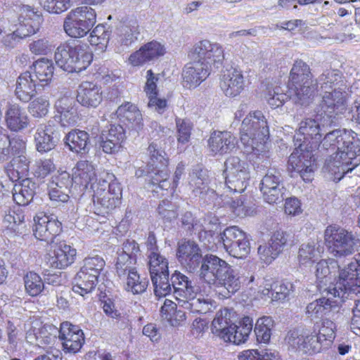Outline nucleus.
Here are the masks:
<instances>
[{"mask_svg": "<svg viewBox=\"0 0 360 360\" xmlns=\"http://www.w3.org/2000/svg\"><path fill=\"white\" fill-rule=\"evenodd\" d=\"M192 313L205 314L215 309V302L210 298L191 296L179 306Z\"/></svg>", "mask_w": 360, "mask_h": 360, "instance_id": "09e8293b", "label": "nucleus"}, {"mask_svg": "<svg viewBox=\"0 0 360 360\" xmlns=\"http://www.w3.org/2000/svg\"><path fill=\"white\" fill-rule=\"evenodd\" d=\"M151 281L154 287V293L157 297H165L172 292V285L169 278V272L153 276Z\"/></svg>", "mask_w": 360, "mask_h": 360, "instance_id": "680f3d73", "label": "nucleus"}, {"mask_svg": "<svg viewBox=\"0 0 360 360\" xmlns=\"http://www.w3.org/2000/svg\"><path fill=\"white\" fill-rule=\"evenodd\" d=\"M233 323L230 319V313L227 309L221 310L216 314L212 321L211 330L212 333L219 337L220 339L226 342V339H229L228 335L229 332L232 331L231 327Z\"/></svg>", "mask_w": 360, "mask_h": 360, "instance_id": "79ce46f5", "label": "nucleus"}, {"mask_svg": "<svg viewBox=\"0 0 360 360\" xmlns=\"http://www.w3.org/2000/svg\"><path fill=\"white\" fill-rule=\"evenodd\" d=\"M56 118L63 127L75 124L79 118L77 100L70 96L64 95L55 103Z\"/></svg>", "mask_w": 360, "mask_h": 360, "instance_id": "5701e85b", "label": "nucleus"}, {"mask_svg": "<svg viewBox=\"0 0 360 360\" xmlns=\"http://www.w3.org/2000/svg\"><path fill=\"white\" fill-rule=\"evenodd\" d=\"M192 62L186 64L183 70L184 86L195 88L210 75L211 68H219L224 60L223 46L207 39L197 41L188 52Z\"/></svg>", "mask_w": 360, "mask_h": 360, "instance_id": "f03ea898", "label": "nucleus"}, {"mask_svg": "<svg viewBox=\"0 0 360 360\" xmlns=\"http://www.w3.org/2000/svg\"><path fill=\"white\" fill-rule=\"evenodd\" d=\"M176 255L179 262L191 272L199 267L203 259L198 245L190 240L179 244Z\"/></svg>", "mask_w": 360, "mask_h": 360, "instance_id": "b1692460", "label": "nucleus"}, {"mask_svg": "<svg viewBox=\"0 0 360 360\" xmlns=\"http://www.w3.org/2000/svg\"><path fill=\"white\" fill-rule=\"evenodd\" d=\"M164 45L156 41L147 43L140 49L132 53L129 61L133 66H139L143 63L155 60L165 53Z\"/></svg>", "mask_w": 360, "mask_h": 360, "instance_id": "2f4dec72", "label": "nucleus"}, {"mask_svg": "<svg viewBox=\"0 0 360 360\" xmlns=\"http://www.w3.org/2000/svg\"><path fill=\"white\" fill-rule=\"evenodd\" d=\"M34 78L41 83V86L47 84L52 79L54 71L53 61L42 58L33 64Z\"/></svg>", "mask_w": 360, "mask_h": 360, "instance_id": "8fccbe9b", "label": "nucleus"}, {"mask_svg": "<svg viewBox=\"0 0 360 360\" xmlns=\"http://www.w3.org/2000/svg\"><path fill=\"white\" fill-rule=\"evenodd\" d=\"M147 153L149 157L147 167H151L160 165H169V159L166 157V153L160 146L155 141L151 142L147 149Z\"/></svg>", "mask_w": 360, "mask_h": 360, "instance_id": "13d9d810", "label": "nucleus"}, {"mask_svg": "<svg viewBox=\"0 0 360 360\" xmlns=\"http://www.w3.org/2000/svg\"><path fill=\"white\" fill-rule=\"evenodd\" d=\"M253 320L249 316H245L239 322V325L233 324L232 331L229 332L226 342H233L235 345L244 343L248 338L252 330Z\"/></svg>", "mask_w": 360, "mask_h": 360, "instance_id": "c03bdc74", "label": "nucleus"}, {"mask_svg": "<svg viewBox=\"0 0 360 360\" xmlns=\"http://www.w3.org/2000/svg\"><path fill=\"white\" fill-rule=\"evenodd\" d=\"M5 120L8 128L13 131H21L29 124V118L25 110L18 104L8 106Z\"/></svg>", "mask_w": 360, "mask_h": 360, "instance_id": "58836bf2", "label": "nucleus"}, {"mask_svg": "<svg viewBox=\"0 0 360 360\" xmlns=\"http://www.w3.org/2000/svg\"><path fill=\"white\" fill-rule=\"evenodd\" d=\"M238 140L229 131H214L209 140L208 146L213 155H224L231 153L236 148Z\"/></svg>", "mask_w": 360, "mask_h": 360, "instance_id": "c85d7f7f", "label": "nucleus"}, {"mask_svg": "<svg viewBox=\"0 0 360 360\" xmlns=\"http://www.w3.org/2000/svg\"><path fill=\"white\" fill-rule=\"evenodd\" d=\"M116 114L120 122L129 128L135 131L143 129V116L136 105L125 102L118 107Z\"/></svg>", "mask_w": 360, "mask_h": 360, "instance_id": "c9c22d12", "label": "nucleus"}, {"mask_svg": "<svg viewBox=\"0 0 360 360\" xmlns=\"http://www.w3.org/2000/svg\"><path fill=\"white\" fill-rule=\"evenodd\" d=\"M339 269L338 262L333 259H322L316 265L315 275L320 283L326 284Z\"/></svg>", "mask_w": 360, "mask_h": 360, "instance_id": "603ef678", "label": "nucleus"}, {"mask_svg": "<svg viewBox=\"0 0 360 360\" xmlns=\"http://www.w3.org/2000/svg\"><path fill=\"white\" fill-rule=\"evenodd\" d=\"M63 141L65 146L77 154H86L90 149L89 134L83 130L72 129L65 135Z\"/></svg>", "mask_w": 360, "mask_h": 360, "instance_id": "e433bc0d", "label": "nucleus"}, {"mask_svg": "<svg viewBox=\"0 0 360 360\" xmlns=\"http://www.w3.org/2000/svg\"><path fill=\"white\" fill-rule=\"evenodd\" d=\"M158 79V75H155L152 70H148L146 72V82L144 91L149 100L148 106L150 108H154L155 110L162 114L167 107V101L157 97V82Z\"/></svg>", "mask_w": 360, "mask_h": 360, "instance_id": "4c0bfd02", "label": "nucleus"}, {"mask_svg": "<svg viewBox=\"0 0 360 360\" xmlns=\"http://www.w3.org/2000/svg\"><path fill=\"white\" fill-rule=\"evenodd\" d=\"M318 325L307 328L300 326L288 331L285 336L286 343L299 352L304 354L320 352L322 347L316 337Z\"/></svg>", "mask_w": 360, "mask_h": 360, "instance_id": "9b49d317", "label": "nucleus"}, {"mask_svg": "<svg viewBox=\"0 0 360 360\" xmlns=\"http://www.w3.org/2000/svg\"><path fill=\"white\" fill-rule=\"evenodd\" d=\"M352 131L346 129H335L329 132H325V136L321 138L320 146L325 149H337L340 151L341 155H354L360 151V145L355 139Z\"/></svg>", "mask_w": 360, "mask_h": 360, "instance_id": "f8f14e48", "label": "nucleus"}, {"mask_svg": "<svg viewBox=\"0 0 360 360\" xmlns=\"http://www.w3.org/2000/svg\"><path fill=\"white\" fill-rule=\"evenodd\" d=\"M290 98L294 103L308 106L314 100L316 84H314L309 66L302 60H297L290 74L288 84Z\"/></svg>", "mask_w": 360, "mask_h": 360, "instance_id": "20e7f679", "label": "nucleus"}, {"mask_svg": "<svg viewBox=\"0 0 360 360\" xmlns=\"http://www.w3.org/2000/svg\"><path fill=\"white\" fill-rule=\"evenodd\" d=\"M269 130L267 122L261 111H255L243 120L240 127V143L243 153L260 155L265 152Z\"/></svg>", "mask_w": 360, "mask_h": 360, "instance_id": "7ed1b4c3", "label": "nucleus"}, {"mask_svg": "<svg viewBox=\"0 0 360 360\" xmlns=\"http://www.w3.org/2000/svg\"><path fill=\"white\" fill-rule=\"evenodd\" d=\"M173 295L180 306L183 302H186L191 296H197L199 292V287L189 279L188 276L179 271H175L170 277Z\"/></svg>", "mask_w": 360, "mask_h": 360, "instance_id": "4be33fe9", "label": "nucleus"}, {"mask_svg": "<svg viewBox=\"0 0 360 360\" xmlns=\"http://www.w3.org/2000/svg\"><path fill=\"white\" fill-rule=\"evenodd\" d=\"M139 34V27L136 22L130 25H122L118 28L117 41L121 45L129 46L138 40Z\"/></svg>", "mask_w": 360, "mask_h": 360, "instance_id": "864d4df0", "label": "nucleus"}, {"mask_svg": "<svg viewBox=\"0 0 360 360\" xmlns=\"http://www.w3.org/2000/svg\"><path fill=\"white\" fill-rule=\"evenodd\" d=\"M326 129L317 120L307 118L299 124L295 136V150L290 155L288 165L305 182H311L316 169L314 150L320 146Z\"/></svg>", "mask_w": 360, "mask_h": 360, "instance_id": "f257e3e1", "label": "nucleus"}, {"mask_svg": "<svg viewBox=\"0 0 360 360\" xmlns=\"http://www.w3.org/2000/svg\"><path fill=\"white\" fill-rule=\"evenodd\" d=\"M220 87L226 96L236 97L238 96L245 87V80L242 72L237 69L227 70L221 78Z\"/></svg>", "mask_w": 360, "mask_h": 360, "instance_id": "72a5a7b5", "label": "nucleus"}, {"mask_svg": "<svg viewBox=\"0 0 360 360\" xmlns=\"http://www.w3.org/2000/svg\"><path fill=\"white\" fill-rule=\"evenodd\" d=\"M103 101L101 87L91 82H82L77 89V101L86 108H96Z\"/></svg>", "mask_w": 360, "mask_h": 360, "instance_id": "c756f323", "label": "nucleus"}, {"mask_svg": "<svg viewBox=\"0 0 360 360\" xmlns=\"http://www.w3.org/2000/svg\"><path fill=\"white\" fill-rule=\"evenodd\" d=\"M54 58L56 65L64 71L79 73L89 67L93 56L86 44L77 41L58 46Z\"/></svg>", "mask_w": 360, "mask_h": 360, "instance_id": "423d86ee", "label": "nucleus"}, {"mask_svg": "<svg viewBox=\"0 0 360 360\" xmlns=\"http://www.w3.org/2000/svg\"><path fill=\"white\" fill-rule=\"evenodd\" d=\"M73 181L69 173L61 172L52 177L49 184V195L51 200L65 202L69 200L70 188Z\"/></svg>", "mask_w": 360, "mask_h": 360, "instance_id": "bb28decb", "label": "nucleus"}, {"mask_svg": "<svg viewBox=\"0 0 360 360\" xmlns=\"http://www.w3.org/2000/svg\"><path fill=\"white\" fill-rule=\"evenodd\" d=\"M59 338L63 341L65 352L76 353L84 342V333L79 326L69 322H63L59 330Z\"/></svg>", "mask_w": 360, "mask_h": 360, "instance_id": "393cba45", "label": "nucleus"}, {"mask_svg": "<svg viewBox=\"0 0 360 360\" xmlns=\"http://www.w3.org/2000/svg\"><path fill=\"white\" fill-rule=\"evenodd\" d=\"M225 186L224 191L229 193H242L246 188L250 179L248 164L238 157L231 156L224 162Z\"/></svg>", "mask_w": 360, "mask_h": 360, "instance_id": "1a4fd4ad", "label": "nucleus"}, {"mask_svg": "<svg viewBox=\"0 0 360 360\" xmlns=\"http://www.w3.org/2000/svg\"><path fill=\"white\" fill-rule=\"evenodd\" d=\"M139 251V244L134 240H127L122 244V250L117 252L115 264L117 275H125L127 268L136 264Z\"/></svg>", "mask_w": 360, "mask_h": 360, "instance_id": "7c9ffc66", "label": "nucleus"}, {"mask_svg": "<svg viewBox=\"0 0 360 360\" xmlns=\"http://www.w3.org/2000/svg\"><path fill=\"white\" fill-rule=\"evenodd\" d=\"M91 191L94 205L99 215L108 213L120 202L122 189L112 173L100 174L98 183L91 186Z\"/></svg>", "mask_w": 360, "mask_h": 360, "instance_id": "39448f33", "label": "nucleus"}, {"mask_svg": "<svg viewBox=\"0 0 360 360\" xmlns=\"http://www.w3.org/2000/svg\"><path fill=\"white\" fill-rule=\"evenodd\" d=\"M25 290L30 296L39 295L44 288V282L39 274L30 271L23 278Z\"/></svg>", "mask_w": 360, "mask_h": 360, "instance_id": "052dcab7", "label": "nucleus"}, {"mask_svg": "<svg viewBox=\"0 0 360 360\" xmlns=\"http://www.w3.org/2000/svg\"><path fill=\"white\" fill-rule=\"evenodd\" d=\"M321 114L330 119V124L335 122L336 116L343 114L347 109L346 99L344 93L334 89L332 91H326L320 103Z\"/></svg>", "mask_w": 360, "mask_h": 360, "instance_id": "aec40b11", "label": "nucleus"}, {"mask_svg": "<svg viewBox=\"0 0 360 360\" xmlns=\"http://www.w3.org/2000/svg\"><path fill=\"white\" fill-rule=\"evenodd\" d=\"M96 22V14L90 6L77 7L68 13L63 22L65 33L73 38L85 36Z\"/></svg>", "mask_w": 360, "mask_h": 360, "instance_id": "9d476101", "label": "nucleus"}, {"mask_svg": "<svg viewBox=\"0 0 360 360\" xmlns=\"http://www.w3.org/2000/svg\"><path fill=\"white\" fill-rule=\"evenodd\" d=\"M125 275H117L120 280L124 283V289L134 295L144 292L148 285L146 278H141L134 266L127 268Z\"/></svg>", "mask_w": 360, "mask_h": 360, "instance_id": "ea45409f", "label": "nucleus"}, {"mask_svg": "<svg viewBox=\"0 0 360 360\" xmlns=\"http://www.w3.org/2000/svg\"><path fill=\"white\" fill-rule=\"evenodd\" d=\"M51 248L45 257V262L49 267L62 269L74 262L76 250L66 244L65 241L51 244Z\"/></svg>", "mask_w": 360, "mask_h": 360, "instance_id": "6ab92c4d", "label": "nucleus"}, {"mask_svg": "<svg viewBox=\"0 0 360 360\" xmlns=\"http://www.w3.org/2000/svg\"><path fill=\"white\" fill-rule=\"evenodd\" d=\"M325 295L309 303L305 309V315L311 320L322 318L330 312L336 311L343 302L342 292L336 294L329 286L324 290Z\"/></svg>", "mask_w": 360, "mask_h": 360, "instance_id": "4468645a", "label": "nucleus"}, {"mask_svg": "<svg viewBox=\"0 0 360 360\" xmlns=\"http://www.w3.org/2000/svg\"><path fill=\"white\" fill-rule=\"evenodd\" d=\"M37 186L30 179H25L13 188V198L19 205H27L33 199Z\"/></svg>", "mask_w": 360, "mask_h": 360, "instance_id": "a18cd8bd", "label": "nucleus"}, {"mask_svg": "<svg viewBox=\"0 0 360 360\" xmlns=\"http://www.w3.org/2000/svg\"><path fill=\"white\" fill-rule=\"evenodd\" d=\"M264 200L269 204H277L283 200L285 188L281 172L271 168L267 170L259 184Z\"/></svg>", "mask_w": 360, "mask_h": 360, "instance_id": "dca6fc26", "label": "nucleus"}, {"mask_svg": "<svg viewBox=\"0 0 360 360\" xmlns=\"http://www.w3.org/2000/svg\"><path fill=\"white\" fill-rule=\"evenodd\" d=\"M59 136L50 125L40 124L34 134L36 150L40 153H48L57 146Z\"/></svg>", "mask_w": 360, "mask_h": 360, "instance_id": "f704fd0d", "label": "nucleus"}, {"mask_svg": "<svg viewBox=\"0 0 360 360\" xmlns=\"http://www.w3.org/2000/svg\"><path fill=\"white\" fill-rule=\"evenodd\" d=\"M224 249L232 257L244 258L250 251V242L245 233L237 226L226 228L219 235Z\"/></svg>", "mask_w": 360, "mask_h": 360, "instance_id": "2eb2a0df", "label": "nucleus"}, {"mask_svg": "<svg viewBox=\"0 0 360 360\" xmlns=\"http://www.w3.org/2000/svg\"><path fill=\"white\" fill-rule=\"evenodd\" d=\"M324 239L329 252L337 258L353 255L360 245V238L355 233L335 226L326 228Z\"/></svg>", "mask_w": 360, "mask_h": 360, "instance_id": "6e6552de", "label": "nucleus"}, {"mask_svg": "<svg viewBox=\"0 0 360 360\" xmlns=\"http://www.w3.org/2000/svg\"><path fill=\"white\" fill-rule=\"evenodd\" d=\"M110 32L109 27L98 25L91 32L89 41L92 46H98L100 50L104 51L110 40Z\"/></svg>", "mask_w": 360, "mask_h": 360, "instance_id": "5fc2aeb1", "label": "nucleus"}, {"mask_svg": "<svg viewBox=\"0 0 360 360\" xmlns=\"http://www.w3.org/2000/svg\"><path fill=\"white\" fill-rule=\"evenodd\" d=\"M56 169L55 165L51 159H40L35 162L33 167V173L37 178L44 179Z\"/></svg>", "mask_w": 360, "mask_h": 360, "instance_id": "774afa93", "label": "nucleus"}, {"mask_svg": "<svg viewBox=\"0 0 360 360\" xmlns=\"http://www.w3.org/2000/svg\"><path fill=\"white\" fill-rule=\"evenodd\" d=\"M87 274L80 269L74 279L72 290L82 296L91 292L98 283V278L95 274Z\"/></svg>", "mask_w": 360, "mask_h": 360, "instance_id": "49530a36", "label": "nucleus"}, {"mask_svg": "<svg viewBox=\"0 0 360 360\" xmlns=\"http://www.w3.org/2000/svg\"><path fill=\"white\" fill-rule=\"evenodd\" d=\"M321 248L314 242L303 243L298 251V261L300 264L304 266L311 265L321 257Z\"/></svg>", "mask_w": 360, "mask_h": 360, "instance_id": "3c124183", "label": "nucleus"}, {"mask_svg": "<svg viewBox=\"0 0 360 360\" xmlns=\"http://www.w3.org/2000/svg\"><path fill=\"white\" fill-rule=\"evenodd\" d=\"M148 258L150 277L169 272L167 259L158 252H151Z\"/></svg>", "mask_w": 360, "mask_h": 360, "instance_id": "e2e57ef3", "label": "nucleus"}, {"mask_svg": "<svg viewBox=\"0 0 360 360\" xmlns=\"http://www.w3.org/2000/svg\"><path fill=\"white\" fill-rule=\"evenodd\" d=\"M72 179L73 182L91 191L93 184H98V180L95 166L87 160H79L73 168Z\"/></svg>", "mask_w": 360, "mask_h": 360, "instance_id": "cd10ccee", "label": "nucleus"}, {"mask_svg": "<svg viewBox=\"0 0 360 360\" xmlns=\"http://www.w3.org/2000/svg\"><path fill=\"white\" fill-rule=\"evenodd\" d=\"M231 265L217 255L207 254L203 257L199 271L200 279L210 286L217 284V281L224 275Z\"/></svg>", "mask_w": 360, "mask_h": 360, "instance_id": "f3484780", "label": "nucleus"}, {"mask_svg": "<svg viewBox=\"0 0 360 360\" xmlns=\"http://www.w3.org/2000/svg\"><path fill=\"white\" fill-rule=\"evenodd\" d=\"M49 102L44 97H38L29 105L28 110L34 117L41 118L49 112Z\"/></svg>", "mask_w": 360, "mask_h": 360, "instance_id": "338daca9", "label": "nucleus"}, {"mask_svg": "<svg viewBox=\"0 0 360 360\" xmlns=\"http://www.w3.org/2000/svg\"><path fill=\"white\" fill-rule=\"evenodd\" d=\"M219 286L224 288L226 291L225 297H229L231 295L238 292L241 287V281L238 273L232 268L231 266L226 271L224 275L217 281Z\"/></svg>", "mask_w": 360, "mask_h": 360, "instance_id": "de8ad7c7", "label": "nucleus"}, {"mask_svg": "<svg viewBox=\"0 0 360 360\" xmlns=\"http://www.w3.org/2000/svg\"><path fill=\"white\" fill-rule=\"evenodd\" d=\"M26 142L20 136L10 138L6 129L0 128V162L11 158L12 166L18 175L26 176L29 171L30 158L25 155Z\"/></svg>", "mask_w": 360, "mask_h": 360, "instance_id": "0eeeda50", "label": "nucleus"}, {"mask_svg": "<svg viewBox=\"0 0 360 360\" xmlns=\"http://www.w3.org/2000/svg\"><path fill=\"white\" fill-rule=\"evenodd\" d=\"M294 291V285L290 282H274L271 293L272 301H283Z\"/></svg>", "mask_w": 360, "mask_h": 360, "instance_id": "69168bd1", "label": "nucleus"}, {"mask_svg": "<svg viewBox=\"0 0 360 360\" xmlns=\"http://www.w3.org/2000/svg\"><path fill=\"white\" fill-rule=\"evenodd\" d=\"M188 186L190 190L195 196L203 198L209 193L214 191L210 189V179L208 172L201 166H196L189 174Z\"/></svg>", "mask_w": 360, "mask_h": 360, "instance_id": "473e14b6", "label": "nucleus"}, {"mask_svg": "<svg viewBox=\"0 0 360 360\" xmlns=\"http://www.w3.org/2000/svg\"><path fill=\"white\" fill-rule=\"evenodd\" d=\"M25 220V216L22 212H17L15 211H9L6 214L3 223L5 224L7 229L13 231L15 233H21L20 226L22 224Z\"/></svg>", "mask_w": 360, "mask_h": 360, "instance_id": "0e129e2a", "label": "nucleus"}, {"mask_svg": "<svg viewBox=\"0 0 360 360\" xmlns=\"http://www.w3.org/2000/svg\"><path fill=\"white\" fill-rule=\"evenodd\" d=\"M147 176L149 183L162 190L171 188L168 165L148 167Z\"/></svg>", "mask_w": 360, "mask_h": 360, "instance_id": "37998d69", "label": "nucleus"}, {"mask_svg": "<svg viewBox=\"0 0 360 360\" xmlns=\"http://www.w3.org/2000/svg\"><path fill=\"white\" fill-rule=\"evenodd\" d=\"M338 280L331 289L336 293L342 292V300L348 292L360 293V259L354 258L342 269H338Z\"/></svg>", "mask_w": 360, "mask_h": 360, "instance_id": "ddd939ff", "label": "nucleus"}, {"mask_svg": "<svg viewBox=\"0 0 360 360\" xmlns=\"http://www.w3.org/2000/svg\"><path fill=\"white\" fill-rule=\"evenodd\" d=\"M342 75L338 70H326L319 77L315 83L319 84L325 91L336 89L335 86L341 82Z\"/></svg>", "mask_w": 360, "mask_h": 360, "instance_id": "bf43d9fd", "label": "nucleus"}, {"mask_svg": "<svg viewBox=\"0 0 360 360\" xmlns=\"http://www.w3.org/2000/svg\"><path fill=\"white\" fill-rule=\"evenodd\" d=\"M289 235L283 231L275 232L267 243L260 244L257 248L259 259L265 264H271L284 250Z\"/></svg>", "mask_w": 360, "mask_h": 360, "instance_id": "412c9836", "label": "nucleus"}, {"mask_svg": "<svg viewBox=\"0 0 360 360\" xmlns=\"http://www.w3.org/2000/svg\"><path fill=\"white\" fill-rule=\"evenodd\" d=\"M20 25L17 33L25 38L35 34L43 22L41 13L27 5H23L20 8Z\"/></svg>", "mask_w": 360, "mask_h": 360, "instance_id": "a878e982", "label": "nucleus"}, {"mask_svg": "<svg viewBox=\"0 0 360 360\" xmlns=\"http://www.w3.org/2000/svg\"><path fill=\"white\" fill-rule=\"evenodd\" d=\"M36 79L30 72L22 73L17 79L15 94L22 102H28L35 94Z\"/></svg>", "mask_w": 360, "mask_h": 360, "instance_id": "a19ab883", "label": "nucleus"}, {"mask_svg": "<svg viewBox=\"0 0 360 360\" xmlns=\"http://www.w3.org/2000/svg\"><path fill=\"white\" fill-rule=\"evenodd\" d=\"M273 326L274 321L270 316H263L257 319L255 327V333L257 342L264 344L269 342Z\"/></svg>", "mask_w": 360, "mask_h": 360, "instance_id": "6e6d98bb", "label": "nucleus"}, {"mask_svg": "<svg viewBox=\"0 0 360 360\" xmlns=\"http://www.w3.org/2000/svg\"><path fill=\"white\" fill-rule=\"evenodd\" d=\"M314 325H318L316 330V337L322 346L323 341L332 342L335 338L336 325L328 319H322L319 322H316Z\"/></svg>", "mask_w": 360, "mask_h": 360, "instance_id": "4d7b16f0", "label": "nucleus"}, {"mask_svg": "<svg viewBox=\"0 0 360 360\" xmlns=\"http://www.w3.org/2000/svg\"><path fill=\"white\" fill-rule=\"evenodd\" d=\"M34 235L38 240L51 245L61 231V223L53 216L39 213L34 218Z\"/></svg>", "mask_w": 360, "mask_h": 360, "instance_id": "a211bd4d", "label": "nucleus"}]
</instances>
